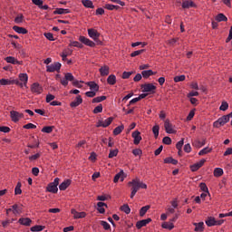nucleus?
<instances>
[{
    "instance_id": "41",
    "label": "nucleus",
    "mask_w": 232,
    "mask_h": 232,
    "mask_svg": "<svg viewBox=\"0 0 232 232\" xmlns=\"http://www.w3.org/2000/svg\"><path fill=\"white\" fill-rule=\"evenodd\" d=\"M21 181H18L15 188H14V195H21L23 193V190L21 189Z\"/></svg>"
},
{
    "instance_id": "50",
    "label": "nucleus",
    "mask_w": 232,
    "mask_h": 232,
    "mask_svg": "<svg viewBox=\"0 0 232 232\" xmlns=\"http://www.w3.org/2000/svg\"><path fill=\"white\" fill-rule=\"evenodd\" d=\"M229 108V104L227 103V102H222L219 110L221 111H227V110Z\"/></svg>"
},
{
    "instance_id": "10",
    "label": "nucleus",
    "mask_w": 232,
    "mask_h": 232,
    "mask_svg": "<svg viewBox=\"0 0 232 232\" xmlns=\"http://www.w3.org/2000/svg\"><path fill=\"white\" fill-rule=\"evenodd\" d=\"M88 35L91 39H92V41H94L95 43H99V37H101V34L93 29V28H91V29H88Z\"/></svg>"
},
{
    "instance_id": "46",
    "label": "nucleus",
    "mask_w": 232,
    "mask_h": 232,
    "mask_svg": "<svg viewBox=\"0 0 232 232\" xmlns=\"http://www.w3.org/2000/svg\"><path fill=\"white\" fill-rule=\"evenodd\" d=\"M102 101H106V96H98L92 99V103H98V102H102Z\"/></svg>"
},
{
    "instance_id": "57",
    "label": "nucleus",
    "mask_w": 232,
    "mask_h": 232,
    "mask_svg": "<svg viewBox=\"0 0 232 232\" xmlns=\"http://www.w3.org/2000/svg\"><path fill=\"white\" fill-rule=\"evenodd\" d=\"M144 49L134 51L130 53V57H137V55H140V53H144Z\"/></svg>"
},
{
    "instance_id": "58",
    "label": "nucleus",
    "mask_w": 232,
    "mask_h": 232,
    "mask_svg": "<svg viewBox=\"0 0 232 232\" xmlns=\"http://www.w3.org/2000/svg\"><path fill=\"white\" fill-rule=\"evenodd\" d=\"M93 113H102V104H99L93 109Z\"/></svg>"
},
{
    "instance_id": "32",
    "label": "nucleus",
    "mask_w": 232,
    "mask_h": 232,
    "mask_svg": "<svg viewBox=\"0 0 232 232\" xmlns=\"http://www.w3.org/2000/svg\"><path fill=\"white\" fill-rule=\"evenodd\" d=\"M107 82L111 86H113V84H115L117 82V77L115 76V74L109 75L107 78Z\"/></svg>"
},
{
    "instance_id": "31",
    "label": "nucleus",
    "mask_w": 232,
    "mask_h": 232,
    "mask_svg": "<svg viewBox=\"0 0 232 232\" xmlns=\"http://www.w3.org/2000/svg\"><path fill=\"white\" fill-rule=\"evenodd\" d=\"M165 164H173V166H177L179 164V160L173 159L172 157H168L164 159Z\"/></svg>"
},
{
    "instance_id": "55",
    "label": "nucleus",
    "mask_w": 232,
    "mask_h": 232,
    "mask_svg": "<svg viewBox=\"0 0 232 232\" xmlns=\"http://www.w3.org/2000/svg\"><path fill=\"white\" fill-rule=\"evenodd\" d=\"M33 139H34V144L28 145V148H32V149H34V148H39V144H40V142H39V138H33Z\"/></svg>"
},
{
    "instance_id": "16",
    "label": "nucleus",
    "mask_w": 232,
    "mask_h": 232,
    "mask_svg": "<svg viewBox=\"0 0 232 232\" xmlns=\"http://www.w3.org/2000/svg\"><path fill=\"white\" fill-rule=\"evenodd\" d=\"M132 139H134L133 144H135L136 146L140 144V140H142V136H140V131L135 130L134 132H132Z\"/></svg>"
},
{
    "instance_id": "3",
    "label": "nucleus",
    "mask_w": 232,
    "mask_h": 232,
    "mask_svg": "<svg viewBox=\"0 0 232 232\" xmlns=\"http://www.w3.org/2000/svg\"><path fill=\"white\" fill-rule=\"evenodd\" d=\"M226 222L225 219H217L215 217H208L205 220L206 225L208 227H213V226H222Z\"/></svg>"
},
{
    "instance_id": "43",
    "label": "nucleus",
    "mask_w": 232,
    "mask_h": 232,
    "mask_svg": "<svg viewBox=\"0 0 232 232\" xmlns=\"http://www.w3.org/2000/svg\"><path fill=\"white\" fill-rule=\"evenodd\" d=\"M216 20L218 23H222V21H224V22L227 21V17L226 15H224V14H218L216 17Z\"/></svg>"
},
{
    "instance_id": "7",
    "label": "nucleus",
    "mask_w": 232,
    "mask_h": 232,
    "mask_svg": "<svg viewBox=\"0 0 232 232\" xmlns=\"http://www.w3.org/2000/svg\"><path fill=\"white\" fill-rule=\"evenodd\" d=\"M31 92L34 95H41L43 93V85H40L39 82H34L30 87Z\"/></svg>"
},
{
    "instance_id": "48",
    "label": "nucleus",
    "mask_w": 232,
    "mask_h": 232,
    "mask_svg": "<svg viewBox=\"0 0 232 232\" xmlns=\"http://www.w3.org/2000/svg\"><path fill=\"white\" fill-rule=\"evenodd\" d=\"M105 8H106V10H119V8H121V6L114 5L111 4H107V5H105Z\"/></svg>"
},
{
    "instance_id": "24",
    "label": "nucleus",
    "mask_w": 232,
    "mask_h": 232,
    "mask_svg": "<svg viewBox=\"0 0 232 232\" xmlns=\"http://www.w3.org/2000/svg\"><path fill=\"white\" fill-rule=\"evenodd\" d=\"M202 166H204V160H201L199 162L190 165V169L191 171H198V169H200Z\"/></svg>"
},
{
    "instance_id": "4",
    "label": "nucleus",
    "mask_w": 232,
    "mask_h": 232,
    "mask_svg": "<svg viewBox=\"0 0 232 232\" xmlns=\"http://www.w3.org/2000/svg\"><path fill=\"white\" fill-rule=\"evenodd\" d=\"M18 83H16L17 86H20V88H28V74L27 73H20L18 75ZM20 81V82H19Z\"/></svg>"
},
{
    "instance_id": "38",
    "label": "nucleus",
    "mask_w": 232,
    "mask_h": 232,
    "mask_svg": "<svg viewBox=\"0 0 232 232\" xmlns=\"http://www.w3.org/2000/svg\"><path fill=\"white\" fill-rule=\"evenodd\" d=\"M124 130V125H120L113 130V135H121Z\"/></svg>"
},
{
    "instance_id": "62",
    "label": "nucleus",
    "mask_w": 232,
    "mask_h": 232,
    "mask_svg": "<svg viewBox=\"0 0 232 232\" xmlns=\"http://www.w3.org/2000/svg\"><path fill=\"white\" fill-rule=\"evenodd\" d=\"M133 74V72H123L122 73V79H130L131 75Z\"/></svg>"
},
{
    "instance_id": "18",
    "label": "nucleus",
    "mask_w": 232,
    "mask_h": 232,
    "mask_svg": "<svg viewBox=\"0 0 232 232\" xmlns=\"http://www.w3.org/2000/svg\"><path fill=\"white\" fill-rule=\"evenodd\" d=\"M82 104V97L81 95H77L75 100L70 103L71 108H77V106H81Z\"/></svg>"
},
{
    "instance_id": "54",
    "label": "nucleus",
    "mask_w": 232,
    "mask_h": 232,
    "mask_svg": "<svg viewBox=\"0 0 232 232\" xmlns=\"http://www.w3.org/2000/svg\"><path fill=\"white\" fill-rule=\"evenodd\" d=\"M182 146H184V139H181L179 141L177 142L176 148L179 151H182Z\"/></svg>"
},
{
    "instance_id": "26",
    "label": "nucleus",
    "mask_w": 232,
    "mask_h": 232,
    "mask_svg": "<svg viewBox=\"0 0 232 232\" xmlns=\"http://www.w3.org/2000/svg\"><path fill=\"white\" fill-rule=\"evenodd\" d=\"M18 222L21 224V226L29 227L32 224V219H30V218H22L18 220Z\"/></svg>"
},
{
    "instance_id": "34",
    "label": "nucleus",
    "mask_w": 232,
    "mask_h": 232,
    "mask_svg": "<svg viewBox=\"0 0 232 232\" xmlns=\"http://www.w3.org/2000/svg\"><path fill=\"white\" fill-rule=\"evenodd\" d=\"M141 75L143 79H148L151 77V75H155V72L152 70H147V71H142Z\"/></svg>"
},
{
    "instance_id": "21",
    "label": "nucleus",
    "mask_w": 232,
    "mask_h": 232,
    "mask_svg": "<svg viewBox=\"0 0 232 232\" xmlns=\"http://www.w3.org/2000/svg\"><path fill=\"white\" fill-rule=\"evenodd\" d=\"M99 72L102 77H106V75H110V66L103 65L99 69Z\"/></svg>"
},
{
    "instance_id": "8",
    "label": "nucleus",
    "mask_w": 232,
    "mask_h": 232,
    "mask_svg": "<svg viewBox=\"0 0 232 232\" xmlns=\"http://www.w3.org/2000/svg\"><path fill=\"white\" fill-rule=\"evenodd\" d=\"M10 118L13 122H19V121H21V119L24 118V114H23L17 111H11Z\"/></svg>"
},
{
    "instance_id": "53",
    "label": "nucleus",
    "mask_w": 232,
    "mask_h": 232,
    "mask_svg": "<svg viewBox=\"0 0 232 232\" xmlns=\"http://www.w3.org/2000/svg\"><path fill=\"white\" fill-rule=\"evenodd\" d=\"M23 128L24 130H35V128H37V125H35L34 123H27V124L24 125Z\"/></svg>"
},
{
    "instance_id": "25",
    "label": "nucleus",
    "mask_w": 232,
    "mask_h": 232,
    "mask_svg": "<svg viewBox=\"0 0 232 232\" xmlns=\"http://www.w3.org/2000/svg\"><path fill=\"white\" fill-rule=\"evenodd\" d=\"M14 32H16V34H22L23 35H25V34H28V30L24 27H19L17 25L13 26Z\"/></svg>"
},
{
    "instance_id": "27",
    "label": "nucleus",
    "mask_w": 232,
    "mask_h": 232,
    "mask_svg": "<svg viewBox=\"0 0 232 232\" xmlns=\"http://www.w3.org/2000/svg\"><path fill=\"white\" fill-rule=\"evenodd\" d=\"M11 209L14 213V215L17 216V215H21L23 213V208L19 206H17V204H14L11 207Z\"/></svg>"
},
{
    "instance_id": "40",
    "label": "nucleus",
    "mask_w": 232,
    "mask_h": 232,
    "mask_svg": "<svg viewBox=\"0 0 232 232\" xmlns=\"http://www.w3.org/2000/svg\"><path fill=\"white\" fill-rule=\"evenodd\" d=\"M150 205L144 206L140 209V217H144L146 213H148V210L150 209Z\"/></svg>"
},
{
    "instance_id": "59",
    "label": "nucleus",
    "mask_w": 232,
    "mask_h": 232,
    "mask_svg": "<svg viewBox=\"0 0 232 232\" xmlns=\"http://www.w3.org/2000/svg\"><path fill=\"white\" fill-rule=\"evenodd\" d=\"M132 154L134 155V157H140V155H142V150H140V149H134L132 150Z\"/></svg>"
},
{
    "instance_id": "6",
    "label": "nucleus",
    "mask_w": 232,
    "mask_h": 232,
    "mask_svg": "<svg viewBox=\"0 0 232 232\" xmlns=\"http://www.w3.org/2000/svg\"><path fill=\"white\" fill-rule=\"evenodd\" d=\"M228 121H229V114L224 115L222 117H220L218 120H217L214 122L213 126H214V128H220L221 126L227 124Z\"/></svg>"
},
{
    "instance_id": "52",
    "label": "nucleus",
    "mask_w": 232,
    "mask_h": 232,
    "mask_svg": "<svg viewBox=\"0 0 232 232\" xmlns=\"http://www.w3.org/2000/svg\"><path fill=\"white\" fill-rule=\"evenodd\" d=\"M101 226H102L105 231H109V229H111V226H110L107 221H104V220L101 221Z\"/></svg>"
},
{
    "instance_id": "17",
    "label": "nucleus",
    "mask_w": 232,
    "mask_h": 232,
    "mask_svg": "<svg viewBox=\"0 0 232 232\" xmlns=\"http://www.w3.org/2000/svg\"><path fill=\"white\" fill-rule=\"evenodd\" d=\"M71 213L73 215L74 219L86 218V212H78L75 208H72L71 209Z\"/></svg>"
},
{
    "instance_id": "28",
    "label": "nucleus",
    "mask_w": 232,
    "mask_h": 232,
    "mask_svg": "<svg viewBox=\"0 0 232 232\" xmlns=\"http://www.w3.org/2000/svg\"><path fill=\"white\" fill-rule=\"evenodd\" d=\"M161 227L163 229H168L169 231H171V229H173L175 227V225L173 224V222H170V221L163 222L161 224Z\"/></svg>"
},
{
    "instance_id": "15",
    "label": "nucleus",
    "mask_w": 232,
    "mask_h": 232,
    "mask_svg": "<svg viewBox=\"0 0 232 232\" xmlns=\"http://www.w3.org/2000/svg\"><path fill=\"white\" fill-rule=\"evenodd\" d=\"M79 41L80 43H82V44H85V46H90V48H95V42L90 40V38H87L86 36H80Z\"/></svg>"
},
{
    "instance_id": "20",
    "label": "nucleus",
    "mask_w": 232,
    "mask_h": 232,
    "mask_svg": "<svg viewBox=\"0 0 232 232\" xmlns=\"http://www.w3.org/2000/svg\"><path fill=\"white\" fill-rule=\"evenodd\" d=\"M71 184H72V179H65L59 185L60 191H65V189H68V188H70Z\"/></svg>"
},
{
    "instance_id": "29",
    "label": "nucleus",
    "mask_w": 232,
    "mask_h": 232,
    "mask_svg": "<svg viewBox=\"0 0 232 232\" xmlns=\"http://www.w3.org/2000/svg\"><path fill=\"white\" fill-rule=\"evenodd\" d=\"M97 206H98L97 210L99 211V213H101V214L106 213V209H104V208H108V205L106 203L98 202Z\"/></svg>"
},
{
    "instance_id": "64",
    "label": "nucleus",
    "mask_w": 232,
    "mask_h": 232,
    "mask_svg": "<svg viewBox=\"0 0 232 232\" xmlns=\"http://www.w3.org/2000/svg\"><path fill=\"white\" fill-rule=\"evenodd\" d=\"M0 131L2 133H10V127L0 126Z\"/></svg>"
},
{
    "instance_id": "9",
    "label": "nucleus",
    "mask_w": 232,
    "mask_h": 232,
    "mask_svg": "<svg viewBox=\"0 0 232 232\" xmlns=\"http://www.w3.org/2000/svg\"><path fill=\"white\" fill-rule=\"evenodd\" d=\"M164 128L166 133L169 134H175L177 133V130H175V126L169 122V120H166L164 122Z\"/></svg>"
},
{
    "instance_id": "35",
    "label": "nucleus",
    "mask_w": 232,
    "mask_h": 232,
    "mask_svg": "<svg viewBox=\"0 0 232 232\" xmlns=\"http://www.w3.org/2000/svg\"><path fill=\"white\" fill-rule=\"evenodd\" d=\"M82 4L85 8H95V5H93V2H92V0H82Z\"/></svg>"
},
{
    "instance_id": "37",
    "label": "nucleus",
    "mask_w": 232,
    "mask_h": 232,
    "mask_svg": "<svg viewBox=\"0 0 232 232\" xmlns=\"http://www.w3.org/2000/svg\"><path fill=\"white\" fill-rule=\"evenodd\" d=\"M204 198L205 200H211V194H209V189L206 185H204Z\"/></svg>"
},
{
    "instance_id": "47",
    "label": "nucleus",
    "mask_w": 232,
    "mask_h": 232,
    "mask_svg": "<svg viewBox=\"0 0 232 232\" xmlns=\"http://www.w3.org/2000/svg\"><path fill=\"white\" fill-rule=\"evenodd\" d=\"M53 131V126H45L42 129L43 133H52Z\"/></svg>"
},
{
    "instance_id": "14",
    "label": "nucleus",
    "mask_w": 232,
    "mask_h": 232,
    "mask_svg": "<svg viewBox=\"0 0 232 232\" xmlns=\"http://www.w3.org/2000/svg\"><path fill=\"white\" fill-rule=\"evenodd\" d=\"M111 122H113V118L109 117L105 121H99L96 123V128H108V126H110V124H111Z\"/></svg>"
},
{
    "instance_id": "44",
    "label": "nucleus",
    "mask_w": 232,
    "mask_h": 232,
    "mask_svg": "<svg viewBox=\"0 0 232 232\" xmlns=\"http://www.w3.org/2000/svg\"><path fill=\"white\" fill-rule=\"evenodd\" d=\"M43 229H44V226H41V225H35L31 227V231H33V232L43 231Z\"/></svg>"
},
{
    "instance_id": "45",
    "label": "nucleus",
    "mask_w": 232,
    "mask_h": 232,
    "mask_svg": "<svg viewBox=\"0 0 232 232\" xmlns=\"http://www.w3.org/2000/svg\"><path fill=\"white\" fill-rule=\"evenodd\" d=\"M69 46L74 48H82V44L77 41H70Z\"/></svg>"
},
{
    "instance_id": "2",
    "label": "nucleus",
    "mask_w": 232,
    "mask_h": 232,
    "mask_svg": "<svg viewBox=\"0 0 232 232\" xmlns=\"http://www.w3.org/2000/svg\"><path fill=\"white\" fill-rule=\"evenodd\" d=\"M72 82V85H74L76 88H82V85L81 82H84L82 81L75 80V77H73V74L72 72H66L64 74V77L61 79L60 82L63 86H68V82Z\"/></svg>"
},
{
    "instance_id": "49",
    "label": "nucleus",
    "mask_w": 232,
    "mask_h": 232,
    "mask_svg": "<svg viewBox=\"0 0 232 232\" xmlns=\"http://www.w3.org/2000/svg\"><path fill=\"white\" fill-rule=\"evenodd\" d=\"M160 130V127L159 125H154L152 127V132L154 134L155 139H157V137H159V130Z\"/></svg>"
},
{
    "instance_id": "56",
    "label": "nucleus",
    "mask_w": 232,
    "mask_h": 232,
    "mask_svg": "<svg viewBox=\"0 0 232 232\" xmlns=\"http://www.w3.org/2000/svg\"><path fill=\"white\" fill-rule=\"evenodd\" d=\"M24 19V16H23V14H19L14 18V23H16V24H21Z\"/></svg>"
},
{
    "instance_id": "22",
    "label": "nucleus",
    "mask_w": 232,
    "mask_h": 232,
    "mask_svg": "<svg viewBox=\"0 0 232 232\" xmlns=\"http://www.w3.org/2000/svg\"><path fill=\"white\" fill-rule=\"evenodd\" d=\"M72 11L70 9H64V8H56L53 11L54 15H63L64 14H71Z\"/></svg>"
},
{
    "instance_id": "39",
    "label": "nucleus",
    "mask_w": 232,
    "mask_h": 232,
    "mask_svg": "<svg viewBox=\"0 0 232 232\" xmlns=\"http://www.w3.org/2000/svg\"><path fill=\"white\" fill-rule=\"evenodd\" d=\"M119 155V149L110 150L108 158L113 159V157H117Z\"/></svg>"
},
{
    "instance_id": "19",
    "label": "nucleus",
    "mask_w": 232,
    "mask_h": 232,
    "mask_svg": "<svg viewBox=\"0 0 232 232\" xmlns=\"http://www.w3.org/2000/svg\"><path fill=\"white\" fill-rule=\"evenodd\" d=\"M151 222V218L142 219L136 223L137 229H141V227H144L145 226H148Z\"/></svg>"
},
{
    "instance_id": "63",
    "label": "nucleus",
    "mask_w": 232,
    "mask_h": 232,
    "mask_svg": "<svg viewBox=\"0 0 232 232\" xmlns=\"http://www.w3.org/2000/svg\"><path fill=\"white\" fill-rule=\"evenodd\" d=\"M162 142H163V144L169 146V144H171V138L166 136L163 138Z\"/></svg>"
},
{
    "instance_id": "5",
    "label": "nucleus",
    "mask_w": 232,
    "mask_h": 232,
    "mask_svg": "<svg viewBox=\"0 0 232 232\" xmlns=\"http://www.w3.org/2000/svg\"><path fill=\"white\" fill-rule=\"evenodd\" d=\"M57 186H59V178H55L53 182L48 184L46 191L49 193H57V191H59Z\"/></svg>"
},
{
    "instance_id": "42",
    "label": "nucleus",
    "mask_w": 232,
    "mask_h": 232,
    "mask_svg": "<svg viewBox=\"0 0 232 232\" xmlns=\"http://www.w3.org/2000/svg\"><path fill=\"white\" fill-rule=\"evenodd\" d=\"M224 175V169L221 168H216L214 169V177H222Z\"/></svg>"
},
{
    "instance_id": "61",
    "label": "nucleus",
    "mask_w": 232,
    "mask_h": 232,
    "mask_svg": "<svg viewBox=\"0 0 232 232\" xmlns=\"http://www.w3.org/2000/svg\"><path fill=\"white\" fill-rule=\"evenodd\" d=\"M40 157L41 153H36L32 156H29V160H31V162H34V160H37V159H39Z\"/></svg>"
},
{
    "instance_id": "33",
    "label": "nucleus",
    "mask_w": 232,
    "mask_h": 232,
    "mask_svg": "<svg viewBox=\"0 0 232 232\" xmlns=\"http://www.w3.org/2000/svg\"><path fill=\"white\" fill-rule=\"evenodd\" d=\"M193 226H195L194 231H196V232L204 231V222L193 223Z\"/></svg>"
},
{
    "instance_id": "12",
    "label": "nucleus",
    "mask_w": 232,
    "mask_h": 232,
    "mask_svg": "<svg viewBox=\"0 0 232 232\" xmlns=\"http://www.w3.org/2000/svg\"><path fill=\"white\" fill-rule=\"evenodd\" d=\"M61 70V63L55 62L50 65L46 66V72L53 73V72H59Z\"/></svg>"
},
{
    "instance_id": "36",
    "label": "nucleus",
    "mask_w": 232,
    "mask_h": 232,
    "mask_svg": "<svg viewBox=\"0 0 232 232\" xmlns=\"http://www.w3.org/2000/svg\"><path fill=\"white\" fill-rule=\"evenodd\" d=\"M121 211L125 213V215H130V213H131V208H130V206L128 204H124L121 207Z\"/></svg>"
},
{
    "instance_id": "11",
    "label": "nucleus",
    "mask_w": 232,
    "mask_h": 232,
    "mask_svg": "<svg viewBox=\"0 0 232 232\" xmlns=\"http://www.w3.org/2000/svg\"><path fill=\"white\" fill-rule=\"evenodd\" d=\"M0 84L1 86H12V84H19V80L18 79H5L2 78L0 80Z\"/></svg>"
},
{
    "instance_id": "23",
    "label": "nucleus",
    "mask_w": 232,
    "mask_h": 232,
    "mask_svg": "<svg viewBox=\"0 0 232 232\" xmlns=\"http://www.w3.org/2000/svg\"><path fill=\"white\" fill-rule=\"evenodd\" d=\"M86 85L89 86L92 92H99V84L95 82H87Z\"/></svg>"
},
{
    "instance_id": "13",
    "label": "nucleus",
    "mask_w": 232,
    "mask_h": 232,
    "mask_svg": "<svg viewBox=\"0 0 232 232\" xmlns=\"http://www.w3.org/2000/svg\"><path fill=\"white\" fill-rule=\"evenodd\" d=\"M141 88L144 93L146 92L155 93V90H157V86H155L153 83H145L141 85Z\"/></svg>"
},
{
    "instance_id": "60",
    "label": "nucleus",
    "mask_w": 232,
    "mask_h": 232,
    "mask_svg": "<svg viewBox=\"0 0 232 232\" xmlns=\"http://www.w3.org/2000/svg\"><path fill=\"white\" fill-rule=\"evenodd\" d=\"M44 35L48 39V41H55V38H53V34L52 33H44Z\"/></svg>"
},
{
    "instance_id": "1",
    "label": "nucleus",
    "mask_w": 232,
    "mask_h": 232,
    "mask_svg": "<svg viewBox=\"0 0 232 232\" xmlns=\"http://www.w3.org/2000/svg\"><path fill=\"white\" fill-rule=\"evenodd\" d=\"M128 186H131L130 198H133L137 195L139 189H148V185L140 181V179L135 178L131 181L128 182Z\"/></svg>"
},
{
    "instance_id": "51",
    "label": "nucleus",
    "mask_w": 232,
    "mask_h": 232,
    "mask_svg": "<svg viewBox=\"0 0 232 232\" xmlns=\"http://www.w3.org/2000/svg\"><path fill=\"white\" fill-rule=\"evenodd\" d=\"M182 81H186V75L181 74L174 77V82H182Z\"/></svg>"
},
{
    "instance_id": "30",
    "label": "nucleus",
    "mask_w": 232,
    "mask_h": 232,
    "mask_svg": "<svg viewBox=\"0 0 232 232\" xmlns=\"http://www.w3.org/2000/svg\"><path fill=\"white\" fill-rule=\"evenodd\" d=\"M182 8H193L195 6V3H193V1L191 0H185L183 1L182 5H181Z\"/></svg>"
}]
</instances>
